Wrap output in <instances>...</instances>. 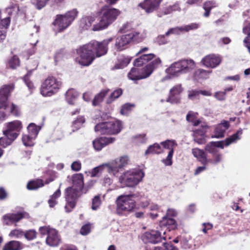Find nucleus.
I'll return each mask as SVG.
<instances>
[{
	"mask_svg": "<svg viewBox=\"0 0 250 250\" xmlns=\"http://www.w3.org/2000/svg\"><path fill=\"white\" fill-rule=\"evenodd\" d=\"M83 174H75L72 176V186L65 189V199L66 203L64 208L66 212H69L74 208L76 201L80 196V191L83 186Z\"/></svg>",
	"mask_w": 250,
	"mask_h": 250,
	"instance_id": "obj_1",
	"label": "nucleus"
},
{
	"mask_svg": "<svg viewBox=\"0 0 250 250\" xmlns=\"http://www.w3.org/2000/svg\"><path fill=\"white\" fill-rule=\"evenodd\" d=\"M150 62L143 68L140 69V75L142 79L148 77L154 69L158 67L161 64L160 58L154 54H144L136 59L134 62V65L140 66L149 62Z\"/></svg>",
	"mask_w": 250,
	"mask_h": 250,
	"instance_id": "obj_2",
	"label": "nucleus"
},
{
	"mask_svg": "<svg viewBox=\"0 0 250 250\" xmlns=\"http://www.w3.org/2000/svg\"><path fill=\"white\" fill-rule=\"evenodd\" d=\"M144 176V172L141 169H131L125 171L120 176L119 182L123 187H134L142 181Z\"/></svg>",
	"mask_w": 250,
	"mask_h": 250,
	"instance_id": "obj_3",
	"label": "nucleus"
},
{
	"mask_svg": "<svg viewBox=\"0 0 250 250\" xmlns=\"http://www.w3.org/2000/svg\"><path fill=\"white\" fill-rule=\"evenodd\" d=\"M120 14V12L115 8L103 9L99 22L93 26L92 30L97 31L106 28L116 20Z\"/></svg>",
	"mask_w": 250,
	"mask_h": 250,
	"instance_id": "obj_4",
	"label": "nucleus"
},
{
	"mask_svg": "<svg viewBox=\"0 0 250 250\" xmlns=\"http://www.w3.org/2000/svg\"><path fill=\"white\" fill-rule=\"evenodd\" d=\"M89 43L84 44L76 49L75 61L83 66H88L95 58L94 51Z\"/></svg>",
	"mask_w": 250,
	"mask_h": 250,
	"instance_id": "obj_5",
	"label": "nucleus"
},
{
	"mask_svg": "<svg viewBox=\"0 0 250 250\" xmlns=\"http://www.w3.org/2000/svg\"><path fill=\"white\" fill-rule=\"evenodd\" d=\"M62 85L61 81L53 76L48 77L42 83L40 93L44 97H50L57 93Z\"/></svg>",
	"mask_w": 250,
	"mask_h": 250,
	"instance_id": "obj_6",
	"label": "nucleus"
},
{
	"mask_svg": "<svg viewBox=\"0 0 250 250\" xmlns=\"http://www.w3.org/2000/svg\"><path fill=\"white\" fill-rule=\"evenodd\" d=\"M122 124L118 120H112L100 123L95 126V131L102 134H117L122 129Z\"/></svg>",
	"mask_w": 250,
	"mask_h": 250,
	"instance_id": "obj_7",
	"label": "nucleus"
},
{
	"mask_svg": "<svg viewBox=\"0 0 250 250\" xmlns=\"http://www.w3.org/2000/svg\"><path fill=\"white\" fill-rule=\"evenodd\" d=\"M77 13L76 9H73L64 15H57L54 22L55 30L61 32L67 28L77 17Z\"/></svg>",
	"mask_w": 250,
	"mask_h": 250,
	"instance_id": "obj_8",
	"label": "nucleus"
},
{
	"mask_svg": "<svg viewBox=\"0 0 250 250\" xmlns=\"http://www.w3.org/2000/svg\"><path fill=\"white\" fill-rule=\"evenodd\" d=\"M6 126V129L3 131V134L8 139L5 143L2 144L4 146H8L18 137L22 126L21 122L19 120L8 122Z\"/></svg>",
	"mask_w": 250,
	"mask_h": 250,
	"instance_id": "obj_9",
	"label": "nucleus"
},
{
	"mask_svg": "<svg viewBox=\"0 0 250 250\" xmlns=\"http://www.w3.org/2000/svg\"><path fill=\"white\" fill-rule=\"evenodd\" d=\"M134 195H123L119 196L116 200L117 211L119 214L129 212L135 207V202L133 198Z\"/></svg>",
	"mask_w": 250,
	"mask_h": 250,
	"instance_id": "obj_10",
	"label": "nucleus"
},
{
	"mask_svg": "<svg viewBox=\"0 0 250 250\" xmlns=\"http://www.w3.org/2000/svg\"><path fill=\"white\" fill-rule=\"evenodd\" d=\"M129 162V158L126 155H123L115 158L107 163V172L114 176H117L119 169L126 166Z\"/></svg>",
	"mask_w": 250,
	"mask_h": 250,
	"instance_id": "obj_11",
	"label": "nucleus"
},
{
	"mask_svg": "<svg viewBox=\"0 0 250 250\" xmlns=\"http://www.w3.org/2000/svg\"><path fill=\"white\" fill-rule=\"evenodd\" d=\"M40 232L42 235H47L46 243L49 246L55 247L60 243L61 239L58 231L49 227H40Z\"/></svg>",
	"mask_w": 250,
	"mask_h": 250,
	"instance_id": "obj_12",
	"label": "nucleus"
},
{
	"mask_svg": "<svg viewBox=\"0 0 250 250\" xmlns=\"http://www.w3.org/2000/svg\"><path fill=\"white\" fill-rule=\"evenodd\" d=\"M113 41L112 38L104 40L102 42L93 41L89 42V45L92 46L90 48L94 51L95 56L100 57L105 55L108 50V45Z\"/></svg>",
	"mask_w": 250,
	"mask_h": 250,
	"instance_id": "obj_13",
	"label": "nucleus"
},
{
	"mask_svg": "<svg viewBox=\"0 0 250 250\" xmlns=\"http://www.w3.org/2000/svg\"><path fill=\"white\" fill-rule=\"evenodd\" d=\"M14 86L13 84L3 85L0 89V107L5 105L8 102V99L10 96L11 92L13 90ZM6 115L0 111V122L5 119Z\"/></svg>",
	"mask_w": 250,
	"mask_h": 250,
	"instance_id": "obj_14",
	"label": "nucleus"
},
{
	"mask_svg": "<svg viewBox=\"0 0 250 250\" xmlns=\"http://www.w3.org/2000/svg\"><path fill=\"white\" fill-rule=\"evenodd\" d=\"M162 232L152 230L146 232L143 236V240L146 243H157L162 241V239H166L167 236L166 231L162 229Z\"/></svg>",
	"mask_w": 250,
	"mask_h": 250,
	"instance_id": "obj_15",
	"label": "nucleus"
},
{
	"mask_svg": "<svg viewBox=\"0 0 250 250\" xmlns=\"http://www.w3.org/2000/svg\"><path fill=\"white\" fill-rule=\"evenodd\" d=\"M222 61L221 57L214 54L205 56L201 61V63L206 67L214 68L218 66Z\"/></svg>",
	"mask_w": 250,
	"mask_h": 250,
	"instance_id": "obj_16",
	"label": "nucleus"
},
{
	"mask_svg": "<svg viewBox=\"0 0 250 250\" xmlns=\"http://www.w3.org/2000/svg\"><path fill=\"white\" fill-rule=\"evenodd\" d=\"M131 42L130 36L128 34L119 36L115 39L114 49L117 51H122L127 47Z\"/></svg>",
	"mask_w": 250,
	"mask_h": 250,
	"instance_id": "obj_17",
	"label": "nucleus"
},
{
	"mask_svg": "<svg viewBox=\"0 0 250 250\" xmlns=\"http://www.w3.org/2000/svg\"><path fill=\"white\" fill-rule=\"evenodd\" d=\"M242 134V130L240 129L238 130L236 133L227 138L224 141L212 142V143L216 148L218 147L223 149L225 146H229L232 143H235L237 140H239L240 136Z\"/></svg>",
	"mask_w": 250,
	"mask_h": 250,
	"instance_id": "obj_18",
	"label": "nucleus"
},
{
	"mask_svg": "<svg viewBox=\"0 0 250 250\" xmlns=\"http://www.w3.org/2000/svg\"><path fill=\"white\" fill-rule=\"evenodd\" d=\"M200 125L201 128L194 130L193 136L195 142L199 144H203L206 142V132L207 126L205 123H201Z\"/></svg>",
	"mask_w": 250,
	"mask_h": 250,
	"instance_id": "obj_19",
	"label": "nucleus"
},
{
	"mask_svg": "<svg viewBox=\"0 0 250 250\" xmlns=\"http://www.w3.org/2000/svg\"><path fill=\"white\" fill-rule=\"evenodd\" d=\"M115 141L114 137H100L93 141L94 149L97 151L101 150L106 146L112 144Z\"/></svg>",
	"mask_w": 250,
	"mask_h": 250,
	"instance_id": "obj_20",
	"label": "nucleus"
},
{
	"mask_svg": "<svg viewBox=\"0 0 250 250\" xmlns=\"http://www.w3.org/2000/svg\"><path fill=\"white\" fill-rule=\"evenodd\" d=\"M182 91L183 88L181 84H177L174 86L170 89L169 95L166 101L171 104L178 103L180 101L178 95L180 94Z\"/></svg>",
	"mask_w": 250,
	"mask_h": 250,
	"instance_id": "obj_21",
	"label": "nucleus"
},
{
	"mask_svg": "<svg viewBox=\"0 0 250 250\" xmlns=\"http://www.w3.org/2000/svg\"><path fill=\"white\" fill-rule=\"evenodd\" d=\"M166 72L169 76L168 78L177 77L184 74L180 61L172 63L166 69Z\"/></svg>",
	"mask_w": 250,
	"mask_h": 250,
	"instance_id": "obj_22",
	"label": "nucleus"
},
{
	"mask_svg": "<svg viewBox=\"0 0 250 250\" xmlns=\"http://www.w3.org/2000/svg\"><path fill=\"white\" fill-rule=\"evenodd\" d=\"M162 0H145L139 6L147 13H151L159 6Z\"/></svg>",
	"mask_w": 250,
	"mask_h": 250,
	"instance_id": "obj_23",
	"label": "nucleus"
},
{
	"mask_svg": "<svg viewBox=\"0 0 250 250\" xmlns=\"http://www.w3.org/2000/svg\"><path fill=\"white\" fill-rule=\"evenodd\" d=\"M25 215L26 213L24 212L17 213H8L3 216V222L7 225L16 223L25 217Z\"/></svg>",
	"mask_w": 250,
	"mask_h": 250,
	"instance_id": "obj_24",
	"label": "nucleus"
},
{
	"mask_svg": "<svg viewBox=\"0 0 250 250\" xmlns=\"http://www.w3.org/2000/svg\"><path fill=\"white\" fill-rule=\"evenodd\" d=\"M229 126V123L226 121H223L220 124L217 125L215 128L214 134L212 138H221L224 136L226 130Z\"/></svg>",
	"mask_w": 250,
	"mask_h": 250,
	"instance_id": "obj_25",
	"label": "nucleus"
},
{
	"mask_svg": "<svg viewBox=\"0 0 250 250\" xmlns=\"http://www.w3.org/2000/svg\"><path fill=\"white\" fill-rule=\"evenodd\" d=\"M0 111L3 112L6 115V113H10L13 115L18 116L20 114V109L18 106L13 103H5V105L0 107ZM6 116H5V117Z\"/></svg>",
	"mask_w": 250,
	"mask_h": 250,
	"instance_id": "obj_26",
	"label": "nucleus"
},
{
	"mask_svg": "<svg viewBox=\"0 0 250 250\" xmlns=\"http://www.w3.org/2000/svg\"><path fill=\"white\" fill-rule=\"evenodd\" d=\"M160 226L162 228H166L167 229L170 230L176 229L177 224L174 219L167 216H164L160 222Z\"/></svg>",
	"mask_w": 250,
	"mask_h": 250,
	"instance_id": "obj_27",
	"label": "nucleus"
},
{
	"mask_svg": "<svg viewBox=\"0 0 250 250\" xmlns=\"http://www.w3.org/2000/svg\"><path fill=\"white\" fill-rule=\"evenodd\" d=\"M191 152L195 158L204 165H207L209 160L207 159V154L204 150L198 148L192 149Z\"/></svg>",
	"mask_w": 250,
	"mask_h": 250,
	"instance_id": "obj_28",
	"label": "nucleus"
},
{
	"mask_svg": "<svg viewBox=\"0 0 250 250\" xmlns=\"http://www.w3.org/2000/svg\"><path fill=\"white\" fill-rule=\"evenodd\" d=\"M180 62L184 74L190 72L196 67L195 62L191 59L183 60Z\"/></svg>",
	"mask_w": 250,
	"mask_h": 250,
	"instance_id": "obj_29",
	"label": "nucleus"
},
{
	"mask_svg": "<svg viewBox=\"0 0 250 250\" xmlns=\"http://www.w3.org/2000/svg\"><path fill=\"white\" fill-rule=\"evenodd\" d=\"M96 17L94 16H89L83 18L80 21V26L84 29H87L91 27L95 21Z\"/></svg>",
	"mask_w": 250,
	"mask_h": 250,
	"instance_id": "obj_30",
	"label": "nucleus"
},
{
	"mask_svg": "<svg viewBox=\"0 0 250 250\" xmlns=\"http://www.w3.org/2000/svg\"><path fill=\"white\" fill-rule=\"evenodd\" d=\"M66 100L69 104H75L78 96V92L73 89H69L66 93Z\"/></svg>",
	"mask_w": 250,
	"mask_h": 250,
	"instance_id": "obj_31",
	"label": "nucleus"
},
{
	"mask_svg": "<svg viewBox=\"0 0 250 250\" xmlns=\"http://www.w3.org/2000/svg\"><path fill=\"white\" fill-rule=\"evenodd\" d=\"M22 245L21 243L17 241H11L6 244L3 250H21Z\"/></svg>",
	"mask_w": 250,
	"mask_h": 250,
	"instance_id": "obj_32",
	"label": "nucleus"
},
{
	"mask_svg": "<svg viewBox=\"0 0 250 250\" xmlns=\"http://www.w3.org/2000/svg\"><path fill=\"white\" fill-rule=\"evenodd\" d=\"M160 144L163 148L169 150V152L171 151L172 154H173L174 149L177 146L176 141L172 140H167L162 142Z\"/></svg>",
	"mask_w": 250,
	"mask_h": 250,
	"instance_id": "obj_33",
	"label": "nucleus"
},
{
	"mask_svg": "<svg viewBox=\"0 0 250 250\" xmlns=\"http://www.w3.org/2000/svg\"><path fill=\"white\" fill-rule=\"evenodd\" d=\"M107 169V163L103 164L98 167L93 168L90 172V176L92 177H99L102 173L104 168Z\"/></svg>",
	"mask_w": 250,
	"mask_h": 250,
	"instance_id": "obj_34",
	"label": "nucleus"
},
{
	"mask_svg": "<svg viewBox=\"0 0 250 250\" xmlns=\"http://www.w3.org/2000/svg\"><path fill=\"white\" fill-rule=\"evenodd\" d=\"M163 152L162 148L160 145L155 143L150 146L145 151V155L149 154H159Z\"/></svg>",
	"mask_w": 250,
	"mask_h": 250,
	"instance_id": "obj_35",
	"label": "nucleus"
},
{
	"mask_svg": "<svg viewBox=\"0 0 250 250\" xmlns=\"http://www.w3.org/2000/svg\"><path fill=\"white\" fill-rule=\"evenodd\" d=\"M108 92V90H104L96 95L92 101L93 105L96 106L99 105L103 101Z\"/></svg>",
	"mask_w": 250,
	"mask_h": 250,
	"instance_id": "obj_36",
	"label": "nucleus"
},
{
	"mask_svg": "<svg viewBox=\"0 0 250 250\" xmlns=\"http://www.w3.org/2000/svg\"><path fill=\"white\" fill-rule=\"evenodd\" d=\"M211 71L206 70L203 69H199L194 73V78L196 80L201 79H207L211 73Z\"/></svg>",
	"mask_w": 250,
	"mask_h": 250,
	"instance_id": "obj_37",
	"label": "nucleus"
},
{
	"mask_svg": "<svg viewBox=\"0 0 250 250\" xmlns=\"http://www.w3.org/2000/svg\"><path fill=\"white\" fill-rule=\"evenodd\" d=\"M130 36L131 41H141L146 36V33L145 31L137 32L135 31L128 34Z\"/></svg>",
	"mask_w": 250,
	"mask_h": 250,
	"instance_id": "obj_38",
	"label": "nucleus"
},
{
	"mask_svg": "<svg viewBox=\"0 0 250 250\" xmlns=\"http://www.w3.org/2000/svg\"><path fill=\"white\" fill-rule=\"evenodd\" d=\"M128 78L132 81L142 80L140 69L133 68L128 74Z\"/></svg>",
	"mask_w": 250,
	"mask_h": 250,
	"instance_id": "obj_39",
	"label": "nucleus"
},
{
	"mask_svg": "<svg viewBox=\"0 0 250 250\" xmlns=\"http://www.w3.org/2000/svg\"><path fill=\"white\" fill-rule=\"evenodd\" d=\"M187 120L188 122H191L194 126L201 125V122L197 118V114L193 112H189L187 115Z\"/></svg>",
	"mask_w": 250,
	"mask_h": 250,
	"instance_id": "obj_40",
	"label": "nucleus"
},
{
	"mask_svg": "<svg viewBox=\"0 0 250 250\" xmlns=\"http://www.w3.org/2000/svg\"><path fill=\"white\" fill-rule=\"evenodd\" d=\"M40 27L39 26L36 25H34L30 29L31 34L30 35L33 37V40L30 41V43L33 46L36 45V44L38 42V40L37 39V34L39 31Z\"/></svg>",
	"mask_w": 250,
	"mask_h": 250,
	"instance_id": "obj_41",
	"label": "nucleus"
},
{
	"mask_svg": "<svg viewBox=\"0 0 250 250\" xmlns=\"http://www.w3.org/2000/svg\"><path fill=\"white\" fill-rule=\"evenodd\" d=\"M243 30L244 33L247 35V37L245 39L244 42L250 53V22L243 27Z\"/></svg>",
	"mask_w": 250,
	"mask_h": 250,
	"instance_id": "obj_42",
	"label": "nucleus"
},
{
	"mask_svg": "<svg viewBox=\"0 0 250 250\" xmlns=\"http://www.w3.org/2000/svg\"><path fill=\"white\" fill-rule=\"evenodd\" d=\"M43 185L42 181L41 179H38L36 181L29 182L27 185V188L28 189L34 190L41 188L43 186Z\"/></svg>",
	"mask_w": 250,
	"mask_h": 250,
	"instance_id": "obj_43",
	"label": "nucleus"
},
{
	"mask_svg": "<svg viewBox=\"0 0 250 250\" xmlns=\"http://www.w3.org/2000/svg\"><path fill=\"white\" fill-rule=\"evenodd\" d=\"M199 25L198 24L195 23H192L190 24L185 25L182 26H179V29L180 34L184 33L185 32H188L192 30H194L198 28Z\"/></svg>",
	"mask_w": 250,
	"mask_h": 250,
	"instance_id": "obj_44",
	"label": "nucleus"
},
{
	"mask_svg": "<svg viewBox=\"0 0 250 250\" xmlns=\"http://www.w3.org/2000/svg\"><path fill=\"white\" fill-rule=\"evenodd\" d=\"M36 137H33L30 134H24L22 136V141L23 144L25 146H31L34 144V140Z\"/></svg>",
	"mask_w": 250,
	"mask_h": 250,
	"instance_id": "obj_45",
	"label": "nucleus"
},
{
	"mask_svg": "<svg viewBox=\"0 0 250 250\" xmlns=\"http://www.w3.org/2000/svg\"><path fill=\"white\" fill-rule=\"evenodd\" d=\"M123 93L122 90L120 88L115 90L107 99L106 102L110 104L113 102L115 99L119 98Z\"/></svg>",
	"mask_w": 250,
	"mask_h": 250,
	"instance_id": "obj_46",
	"label": "nucleus"
},
{
	"mask_svg": "<svg viewBox=\"0 0 250 250\" xmlns=\"http://www.w3.org/2000/svg\"><path fill=\"white\" fill-rule=\"evenodd\" d=\"M40 129L39 126L36 125L33 123L30 124L27 127L28 134L32 135L33 137H37Z\"/></svg>",
	"mask_w": 250,
	"mask_h": 250,
	"instance_id": "obj_47",
	"label": "nucleus"
},
{
	"mask_svg": "<svg viewBox=\"0 0 250 250\" xmlns=\"http://www.w3.org/2000/svg\"><path fill=\"white\" fill-rule=\"evenodd\" d=\"M132 141L134 143L137 145L145 143L146 141V134H140L136 135L132 137Z\"/></svg>",
	"mask_w": 250,
	"mask_h": 250,
	"instance_id": "obj_48",
	"label": "nucleus"
},
{
	"mask_svg": "<svg viewBox=\"0 0 250 250\" xmlns=\"http://www.w3.org/2000/svg\"><path fill=\"white\" fill-rule=\"evenodd\" d=\"M60 195L61 191L59 189L50 197V199H49L48 201L50 207L52 208L56 205V200L60 196Z\"/></svg>",
	"mask_w": 250,
	"mask_h": 250,
	"instance_id": "obj_49",
	"label": "nucleus"
},
{
	"mask_svg": "<svg viewBox=\"0 0 250 250\" xmlns=\"http://www.w3.org/2000/svg\"><path fill=\"white\" fill-rule=\"evenodd\" d=\"M20 62L18 57L16 56L12 57L8 61V66L12 69H16L19 66Z\"/></svg>",
	"mask_w": 250,
	"mask_h": 250,
	"instance_id": "obj_50",
	"label": "nucleus"
},
{
	"mask_svg": "<svg viewBox=\"0 0 250 250\" xmlns=\"http://www.w3.org/2000/svg\"><path fill=\"white\" fill-rule=\"evenodd\" d=\"M102 204V200L100 195H96L94 197L92 201L91 208L93 210L98 209Z\"/></svg>",
	"mask_w": 250,
	"mask_h": 250,
	"instance_id": "obj_51",
	"label": "nucleus"
},
{
	"mask_svg": "<svg viewBox=\"0 0 250 250\" xmlns=\"http://www.w3.org/2000/svg\"><path fill=\"white\" fill-rule=\"evenodd\" d=\"M103 185L105 187L108 188L109 190L115 189V187L113 184V180L107 176H105L104 178Z\"/></svg>",
	"mask_w": 250,
	"mask_h": 250,
	"instance_id": "obj_52",
	"label": "nucleus"
},
{
	"mask_svg": "<svg viewBox=\"0 0 250 250\" xmlns=\"http://www.w3.org/2000/svg\"><path fill=\"white\" fill-rule=\"evenodd\" d=\"M131 58L129 57H124L122 59H120V64H117L115 67L116 69H120L123 68L125 66H126L130 62Z\"/></svg>",
	"mask_w": 250,
	"mask_h": 250,
	"instance_id": "obj_53",
	"label": "nucleus"
},
{
	"mask_svg": "<svg viewBox=\"0 0 250 250\" xmlns=\"http://www.w3.org/2000/svg\"><path fill=\"white\" fill-rule=\"evenodd\" d=\"M24 235V232L20 229H15L10 231L9 234L11 238H20Z\"/></svg>",
	"mask_w": 250,
	"mask_h": 250,
	"instance_id": "obj_54",
	"label": "nucleus"
},
{
	"mask_svg": "<svg viewBox=\"0 0 250 250\" xmlns=\"http://www.w3.org/2000/svg\"><path fill=\"white\" fill-rule=\"evenodd\" d=\"M205 150L212 155L215 154L218 152V150L215 146L213 145L212 142L208 144L205 148Z\"/></svg>",
	"mask_w": 250,
	"mask_h": 250,
	"instance_id": "obj_55",
	"label": "nucleus"
},
{
	"mask_svg": "<svg viewBox=\"0 0 250 250\" xmlns=\"http://www.w3.org/2000/svg\"><path fill=\"white\" fill-rule=\"evenodd\" d=\"M25 238L28 240H32L35 239L37 236V232L33 229H30L24 232V235Z\"/></svg>",
	"mask_w": 250,
	"mask_h": 250,
	"instance_id": "obj_56",
	"label": "nucleus"
},
{
	"mask_svg": "<svg viewBox=\"0 0 250 250\" xmlns=\"http://www.w3.org/2000/svg\"><path fill=\"white\" fill-rule=\"evenodd\" d=\"M85 122V119L83 116L79 117L73 123V126L76 129H78L82 126L83 124Z\"/></svg>",
	"mask_w": 250,
	"mask_h": 250,
	"instance_id": "obj_57",
	"label": "nucleus"
},
{
	"mask_svg": "<svg viewBox=\"0 0 250 250\" xmlns=\"http://www.w3.org/2000/svg\"><path fill=\"white\" fill-rule=\"evenodd\" d=\"M21 10L20 7L17 4H14L6 9L7 12L9 15H17L18 11Z\"/></svg>",
	"mask_w": 250,
	"mask_h": 250,
	"instance_id": "obj_58",
	"label": "nucleus"
},
{
	"mask_svg": "<svg viewBox=\"0 0 250 250\" xmlns=\"http://www.w3.org/2000/svg\"><path fill=\"white\" fill-rule=\"evenodd\" d=\"M133 107V104H126L122 106L121 109V113L123 115H127Z\"/></svg>",
	"mask_w": 250,
	"mask_h": 250,
	"instance_id": "obj_59",
	"label": "nucleus"
},
{
	"mask_svg": "<svg viewBox=\"0 0 250 250\" xmlns=\"http://www.w3.org/2000/svg\"><path fill=\"white\" fill-rule=\"evenodd\" d=\"M200 92L197 90H190L188 91V98L191 100L199 98Z\"/></svg>",
	"mask_w": 250,
	"mask_h": 250,
	"instance_id": "obj_60",
	"label": "nucleus"
},
{
	"mask_svg": "<svg viewBox=\"0 0 250 250\" xmlns=\"http://www.w3.org/2000/svg\"><path fill=\"white\" fill-rule=\"evenodd\" d=\"M173 154H172V151L168 152L167 156V158L165 159H163L162 160L163 163L166 165V166H171L172 164V158L173 156Z\"/></svg>",
	"mask_w": 250,
	"mask_h": 250,
	"instance_id": "obj_61",
	"label": "nucleus"
},
{
	"mask_svg": "<svg viewBox=\"0 0 250 250\" xmlns=\"http://www.w3.org/2000/svg\"><path fill=\"white\" fill-rule=\"evenodd\" d=\"M48 0H36V1L34 3L37 8L41 9L46 5Z\"/></svg>",
	"mask_w": 250,
	"mask_h": 250,
	"instance_id": "obj_62",
	"label": "nucleus"
},
{
	"mask_svg": "<svg viewBox=\"0 0 250 250\" xmlns=\"http://www.w3.org/2000/svg\"><path fill=\"white\" fill-rule=\"evenodd\" d=\"M171 34L180 35L181 34L179 29V26L169 29L166 33V36H168Z\"/></svg>",
	"mask_w": 250,
	"mask_h": 250,
	"instance_id": "obj_63",
	"label": "nucleus"
},
{
	"mask_svg": "<svg viewBox=\"0 0 250 250\" xmlns=\"http://www.w3.org/2000/svg\"><path fill=\"white\" fill-rule=\"evenodd\" d=\"M215 98L219 101H224L226 99L225 92L218 91L215 93Z\"/></svg>",
	"mask_w": 250,
	"mask_h": 250,
	"instance_id": "obj_64",
	"label": "nucleus"
}]
</instances>
